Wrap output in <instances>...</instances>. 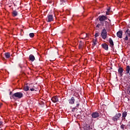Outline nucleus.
Masks as SVG:
<instances>
[{"mask_svg":"<svg viewBox=\"0 0 130 130\" xmlns=\"http://www.w3.org/2000/svg\"><path fill=\"white\" fill-rule=\"evenodd\" d=\"M23 92H17L14 93L12 95V98L14 99V100H17V99H21V98H23Z\"/></svg>","mask_w":130,"mask_h":130,"instance_id":"f257e3e1","label":"nucleus"},{"mask_svg":"<svg viewBox=\"0 0 130 130\" xmlns=\"http://www.w3.org/2000/svg\"><path fill=\"white\" fill-rule=\"evenodd\" d=\"M101 36L104 40H105L107 38V31H106V29H103L101 32Z\"/></svg>","mask_w":130,"mask_h":130,"instance_id":"f03ea898","label":"nucleus"},{"mask_svg":"<svg viewBox=\"0 0 130 130\" xmlns=\"http://www.w3.org/2000/svg\"><path fill=\"white\" fill-rule=\"evenodd\" d=\"M46 20L48 22H52V21H53V15H48L46 18Z\"/></svg>","mask_w":130,"mask_h":130,"instance_id":"7ed1b4c3","label":"nucleus"},{"mask_svg":"<svg viewBox=\"0 0 130 130\" xmlns=\"http://www.w3.org/2000/svg\"><path fill=\"white\" fill-rule=\"evenodd\" d=\"M121 116V114L118 113L113 117V120H114V121H116L118 120V119H119V118H120Z\"/></svg>","mask_w":130,"mask_h":130,"instance_id":"20e7f679","label":"nucleus"},{"mask_svg":"<svg viewBox=\"0 0 130 130\" xmlns=\"http://www.w3.org/2000/svg\"><path fill=\"white\" fill-rule=\"evenodd\" d=\"M99 116H100V114H99L98 112H93L92 114V117H93V118H98Z\"/></svg>","mask_w":130,"mask_h":130,"instance_id":"39448f33","label":"nucleus"},{"mask_svg":"<svg viewBox=\"0 0 130 130\" xmlns=\"http://www.w3.org/2000/svg\"><path fill=\"white\" fill-rule=\"evenodd\" d=\"M99 19L101 22H103V21H105V20H107V17L106 16L102 15L100 16L99 17Z\"/></svg>","mask_w":130,"mask_h":130,"instance_id":"423d86ee","label":"nucleus"},{"mask_svg":"<svg viewBox=\"0 0 130 130\" xmlns=\"http://www.w3.org/2000/svg\"><path fill=\"white\" fill-rule=\"evenodd\" d=\"M51 100L54 103H56V102H58V97L57 96H53Z\"/></svg>","mask_w":130,"mask_h":130,"instance_id":"0eeeda50","label":"nucleus"},{"mask_svg":"<svg viewBox=\"0 0 130 130\" xmlns=\"http://www.w3.org/2000/svg\"><path fill=\"white\" fill-rule=\"evenodd\" d=\"M117 36L119 38H121L122 37V31L120 30L117 32Z\"/></svg>","mask_w":130,"mask_h":130,"instance_id":"6e6552de","label":"nucleus"},{"mask_svg":"<svg viewBox=\"0 0 130 130\" xmlns=\"http://www.w3.org/2000/svg\"><path fill=\"white\" fill-rule=\"evenodd\" d=\"M102 47L105 49V50H108V45L106 44H102Z\"/></svg>","mask_w":130,"mask_h":130,"instance_id":"1a4fd4ad","label":"nucleus"},{"mask_svg":"<svg viewBox=\"0 0 130 130\" xmlns=\"http://www.w3.org/2000/svg\"><path fill=\"white\" fill-rule=\"evenodd\" d=\"M69 103L70 104H74V103H75V98L72 97L71 99L69 100Z\"/></svg>","mask_w":130,"mask_h":130,"instance_id":"9d476101","label":"nucleus"},{"mask_svg":"<svg viewBox=\"0 0 130 130\" xmlns=\"http://www.w3.org/2000/svg\"><path fill=\"white\" fill-rule=\"evenodd\" d=\"M29 59L31 61H34V60H35V57L34 55L31 54L29 55Z\"/></svg>","mask_w":130,"mask_h":130,"instance_id":"9b49d317","label":"nucleus"},{"mask_svg":"<svg viewBox=\"0 0 130 130\" xmlns=\"http://www.w3.org/2000/svg\"><path fill=\"white\" fill-rule=\"evenodd\" d=\"M97 45V40H93V44H92V49H94V47Z\"/></svg>","mask_w":130,"mask_h":130,"instance_id":"f8f14e48","label":"nucleus"},{"mask_svg":"<svg viewBox=\"0 0 130 130\" xmlns=\"http://www.w3.org/2000/svg\"><path fill=\"white\" fill-rule=\"evenodd\" d=\"M118 73H120L121 76H122V73H123V69H122V68H119Z\"/></svg>","mask_w":130,"mask_h":130,"instance_id":"ddd939ff","label":"nucleus"},{"mask_svg":"<svg viewBox=\"0 0 130 130\" xmlns=\"http://www.w3.org/2000/svg\"><path fill=\"white\" fill-rule=\"evenodd\" d=\"M130 67L129 66H126V74H129Z\"/></svg>","mask_w":130,"mask_h":130,"instance_id":"4468645a","label":"nucleus"},{"mask_svg":"<svg viewBox=\"0 0 130 130\" xmlns=\"http://www.w3.org/2000/svg\"><path fill=\"white\" fill-rule=\"evenodd\" d=\"M125 34L127 36L130 37V30L129 29H127L125 31Z\"/></svg>","mask_w":130,"mask_h":130,"instance_id":"2eb2a0df","label":"nucleus"},{"mask_svg":"<svg viewBox=\"0 0 130 130\" xmlns=\"http://www.w3.org/2000/svg\"><path fill=\"white\" fill-rule=\"evenodd\" d=\"M109 42L112 46H113V45H114V44L113 43V41H112V39H111V38L109 39Z\"/></svg>","mask_w":130,"mask_h":130,"instance_id":"dca6fc26","label":"nucleus"},{"mask_svg":"<svg viewBox=\"0 0 130 130\" xmlns=\"http://www.w3.org/2000/svg\"><path fill=\"white\" fill-rule=\"evenodd\" d=\"M12 15L13 17H16V16H17L18 15V12H17V11H13L12 12Z\"/></svg>","mask_w":130,"mask_h":130,"instance_id":"f3484780","label":"nucleus"},{"mask_svg":"<svg viewBox=\"0 0 130 130\" xmlns=\"http://www.w3.org/2000/svg\"><path fill=\"white\" fill-rule=\"evenodd\" d=\"M23 90H24V91H28L29 90V86H28L27 85L24 86Z\"/></svg>","mask_w":130,"mask_h":130,"instance_id":"a211bd4d","label":"nucleus"},{"mask_svg":"<svg viewBox=\"0 0 130 130\" xmlns=\"http://www.w3.org/2000/svg\"><path fill=\"white\" fill-rule=\"evenodd\" d=\"M127 115V113L126 112H124L122 113V117H126V116Z\"/></svg>","mask_w":130,"mask_h":130,"instance_id":"6ab92c4d","label":"nucleus"},{"mask_svg":"<svg viewBox=\"0 0 130 130\" xmlns=\"http://www.w3.org/2000/svg\"><path fill=\"white\" fill-rule=\"evenodd\" d=\"M5 56H6V58H9V57H10V56L9 53H5Z\"/></svg>","mask_w":130,"mask_h":130,"instance_id":"aec40b11","label":"nucleus"},{"mask_svg":"<svg viewBox=\"0 0 130 130\" xmlns=\"http://www.w3.org/2000/svg\"><path fill=\"white\" fill-rule=\"evenodd\" d=\"M35 35L34 33H30L29 34V37H31V38H33L34 37Z\"/></svg>","mask_w":130,"mask_h":130,"instance_id":"412c9836","label":"nucleus"},{"mask_svg":"<svg viewBox=\"0 0 130 130\" xmlns=\"http://www.w3.org/2000/svg\"><path fill=\"white\" fill-rule=\"evenodd\" d=\"M125 125H124V124H122L120 126L121 128H122V129H124V127H125Z\"/></svg>","mask_w":130,"mask_h":130,"instance_id":"4be33fe9","label":"nucleus"},{"mask_svg":"<svg viewBox=\"0 0 130 130\" xmlns=\"http://www.w3.org/2000/svg\"><path fill=\"white\" fill-rule=\"evenodd\" d=\"M127 93L129 95H130V86L128 87Z\"/></svg>","mask_w":130,"mask_h":130,"instance_id":"5701e85b","label":"nucleus"},{"mask_svg":"<svg viewBox=\"0 0 130 130\" xmlns=\"http://www.w3.org/2000/svg\"><path fill=\"white\" fill-rule=\"evenodd\" d=\"M124 40H125V41H127V40H128V37H127V36L125 37Z\"/></svg>","mask_w":130,"mask_h":130,"instance_id":"b1692460","label":"nucleus"},{"mask_svg":"<svg viewBox=\"0 0 130 130\" xmlns=\"http://www.w3.org/2000/svg\"><path fill=\"white\" fill-rule=\"evenodd\" d=\"M30 90L31 91H35V89H34V88H30Z\"/></svg>","mask_w":130,"mask_h":130,"instance_id":"393cba45","label":"nucleus"},{"mask_svg":"<svg viewBox=\"0 0 130 130\" xmlns=\"http://www.w3.org/2000/svg\"><path fill=\"white\" fill-rule=\"evenodd\" d=\"M98 36H99V34L98 33H96L95 35V37H98Z\"/></svg>","mask_w":130,"mask_h":130,"instance_id":"a878e982","label":"nucleus"},{"mask_svg":"<svg viewBox=\"0 0 130 130\" xmlns=\"http://www.w3.org/2000/svg\"><path fill=\"white\" fill-rule=\"evenodd\" d=\"M100 26H101V24H98V25H96V27H97L98 28H99V27H100Z\"/></svg>","mask_w":130,"mask_h":130,"instance_id":"bb28decb","label":"nucleus"},{"mask_svg":"<svg viewBox=\"0 0 130 130\" xmlns=\"http://www.w3.org/2000/svg\"><path fill=\"white\" fill-rule=\"evenodd\" d=\"M77 107H79V106H80V104H77Z\"/></svg>","mask_w":130,"mask_h":130,"instance_id":"cd10ccee","label":"nucleus"},{"mask_svg":"<svg viewBox=\"0 0 130 130\" xmlns=\"http://www.w3.org/2000/svg\"><path fill=\"white\" fill-rule=\"evenodd\" d=\"M106 15H109V12H106Z\"/></svg>","mask_w":130,"mask_h":130,"instance_id":"c85d7f7f","label":"nucleus"},{"mask_svg":"<svg viewBox=\"0 0 130 130\" xmlns=\"http://www.w3.org/2000/svg\"><path fill=\"white\" fill-rule=\"evenodd\" d=\"M2 124H3V122H2V121H0V125H2Z\"/></svg>","mask_w":130,"mask_h":130,"instance_id":"c756f323","label":"nucleus"},{"mask_svg":"<svg viewBox=\"0 0 130 130\" xmlns=\"http://www.w3.org/2000/svg\"><path fill=\"white\" fill-rule=\"evenodd\" d=\"M110 11V9H108V12H109Z\"/></svg>","mask_w":130,"mask_h":130,"instance_id":"7c9ffc66","label":"nucleus"},{"mask_svg":"<svg viewBox=\"0 0 130 130\" xmlns=\"http://www.w3.org/2000/svg\"><path fill=\"white\" fill-rule=\"evenodd\" d=\"M2 105H3V104H0V107L2 106Z\"/></svg>","mask_w":130,"mask_h":130,"instance_id":"2f4dec72","label":"nucleus"},{"mask_svg":"<svg viewBox=\"0 0 130 130\" xmlns=\"http://www.w3.org/2000/svg\"><path fill=\"white\" fill-rule=\"evenodd\" d=\"M62 2H65L64 0H62Z\"/></svg>","mask_w":130,"mask_h":130,"instance_id":"473e14b6","label":"nucleus"}]
</instances>
